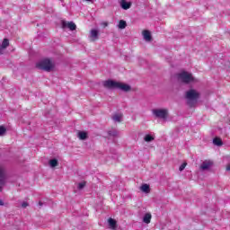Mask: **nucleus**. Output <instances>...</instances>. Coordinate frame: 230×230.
<instances>
[{
  "label": "nucleus",
  "mask_w": 230,
  "mask_h": 230,
  "mask_svg": "<svg viewBox=\"0 0 230 230\" xmlns=\"http://www.w3.org/2000/svg\"><path fill=\"white\" fill-rule=\"evenodd\" d=\"M36 67L41 69V71H46L47 73H51L55 71L57 67V62L53 58H45L36 63Z\"/></svg>",
  "instance_id": "obj_1"
},
{
  "label": "nucleus",
  "mask_w": 230,
  "mask_h": 230,
  "mask_svg": "<svg viewBox=\"0 0 230 230\" xmlns=\"http://www.w3.org/2000/svg\"><path fill=\"white\" fill-rule=\"evenodd\" d=\"M103 85L107 89H119L123 93H130V91H132V86H130V84L114 80L104 81Z\"/></svg>",
  "instance_id": "obj_2"
},
{
  "label": "nucleus",
  "mask_w": 230,
  "mask_h": 230,
  "mask_svg": "<svg viewBox=\"0 0 230 230\" xmlns=\"http://www.w3.org/2000/svg\"><path fill=\"white\" fill-rule=\"evenodd\" d=\"M178 82L181 84H197L199 79L193 76V74L186 71H181L176 75Z\"/></svg>",
  "instance_id": "obj_3"
},
{
  "label": "nucleus",
  "mask_w": 230,
  "mask_h": 230,
  "mask_svg": "<svg viewBox=\"0 0 230 230\" xmlns=\"http://www.w3.org/2000/svg\"><path fill=\"white\" fill-rule=\"evenodd\" d=\"M185 98L188 105H190V107H194V105L197 104V100L200 98V93L195 89H190L186 92Z\"/></svg>",
  "instance_id": "obj_4"
},
{
  "label": "nucleus",
  "mask_w": 230,
  "mask_h": 230,
  "mask_svg": "<svg viewBox=\"0 0 230 230\" xmlns=\"http://www.w3.org/2000/svg\"><path fill=\"white\" fill-rule=\"evenodd\" d=\"M152 114L155 116V118L166 121V119H168L169 111L166 108H156L152 110Z\"/></svg>",
  "instance_id": "obj_5"
},
{
  "label": "nucleus",
  "mask_w": 230,
  "mask_h": 230,
  "mask_svg": "<svg viewBox=\"0 0 230 230\" xmlns=\"http://www.w3.org/2000/svg\"><path fill=\"white\" fill-rule=\"evenodd\" d=\"M6 182H8V174L4 171V167L0 164V191L6 186Z\"/></svg>",
  "instance_id": "obj_6"
},
{
  "label": "nucleus",
  "mask_w": 230,
  "mask_h": 230,
  "mask_svg": "<svg viewBox=\"0 0 230 230\" xmlns=\"http://www.w3.org/2000/svg\"><path fill=\"white\" fill-rule=\"evenodd\" d=\"M98 39H100V30L92 29L90 31V34H89V40L91 42H96V40H98Z\"/></svg>",
  "instance_id": "obj_7"
},
{
  "label": "nucleus",
  "mask_w": 230,
  "mask_h": 230,
  "mask_svg": "<svg viewBox=\"0 0 230 230\" xmlns=\"http://www.w3.org/2000/svg\"><path fill=\"white\" fill-rule=\"evenodd\" d=\"M8 46H10V40L8 39H4L0 44V55H4V51H6Z\"/></svg>",
  "instance_id": "obj_8"
},
{
  "label": "nucleus",
  "mask_w": 230,
  "mask_h": 230,
  "mask_svg": "<svg viewBox=\"0 0 230 230\" xmlns=\"http://www.w3.org/2000/svg\"><path fill=\"white\" fill-rule=\"evenodd\" d=\"M62 28H68V30H70L71 31H75V30H76V24H75V22H73L63 21Z\"/></svg>",
  "instance_id": "obj_9"
},
{
  "label": "nucleus",
  "mask_w": 230,
  "mask_h": 230,
  "mask_svg": "<svg viewBox=\"0 0 230 230\" xmlns=\"http://www.w3.org/2000/svg\"><path fill=\"white\" fill-rule=\"evenodd\" d=\"M211 168H213V161L211 160H206L200 165V170L203 171L211 170Z\"/></svg>",
  "instance_id": "obj_10"
},
{
  "label": "nucleus",
  "mask_w": 230,
  "mask_h": 230,
  "mask_svg": "<svg viewBox=\"0 0 230 230\" xmlns=\"http://www.w3.org/2000/svg\"><path fill=\"white\" fill-rule=\"evenodd\" d=\"M143 39L146 42H152V32L148 30H145L142 31Z\"/></svg>",
  "instance_id": "obj_11"
},
{
  "label": "nucleus",
  "mask_w": 230,
  "mask_h": 230,
  "mask_svg": "<svg viewBox=\"0 0 230 230\" xmlns=\"http://www.w3.org/2000/svg\"><path fill=\"white\" fill-rule=\"evenodd\" d=\"M77 137L80 139V141H85V139H88L89 137V133L86 131H78Z\"/></svg>",
  "instance_id": "obj_12"
},
{
  "label": "nucleus",
  "mask_w": 230,
  "mask_h": 230,
  "mask_svg": "<svg viewBox=\"0 0 230 230\" xmlns=\"http://www.w3.org/2000/svg\"><path fill=\"white\" fill-rule=\"evenodd\" d=\"M130 6H132V3L127 2V0L120 1V7L122 8V10H128L130 9Z\"/></svg>",
  "instance_id": "obj_13"
},
{
  "label": "nucleus",
  "mask_w": 230,
  "mask_h": 230,
  "mask_svg": "<svg viewBox=\"0 0 230 230\" xmlns=\"http://www.w3.org/2000/svg\"><path fill=\"white\" fill-rule=\"evenodd\" d=\"M112 119L115 123H121V121H123V114L121 113H115L112 116Z\"/></svg>",
  "instance_id": "obj_14"
},
{
  "label": "nucleus",
  "mask_w": 230,
  "mask_h": 230,
  "mask_svg": "<svg viewBox=\"0 0 230 230\" xmlns=\"http://www.w3.org/2000/svg\"><path fill=\"white\" fill-rule=\"evenodd\" d=\"M49 168L55 169L57 166H58V160L57 158L50 159L49 161Z\"/></svg>",
  "instance_id": "obj_15"
},
{
  "label": "nucleus",
  "mask_w": 230,
  "mask_h": 230,
  "mask_svg": "<svg viewBox=\"0 0 230 230\" xmlns=\"http://www.w3.org/2000/svg\"><path fill=\"white\" fill-rule=\"evenodd\" d=\"M139 190L142 193H150V185L144 183L140 186Z\"/></svg>",
  "instance_id": "obj_16"
},
{
  "label": "nucleus",
  "mask_w": 230,
  "mask_h": 230,
  "mask_svg": "<svg viewBox=\"0 0 230 230\" xmlns=\"http://www.w3.org/2000/svg\"><path fill=\"white\" fill-rule=\"evenodd\" d=\"M155 139V136L152 134H146L144 136V141H146V143H152V141H154Z\"/></svg>",
  "instance_id": "obj_17"
},
{
  "label": "nucleus",
  "mask_w": 230,
  "mask_h": 230,
  "mask_svg": "<svg viewBox=\"0 0 230 230\" xmlns=\"http://www.w3.org/2000/svg\"><path fill=\"white\" fill-rule=\"evenodd\" d=\"M152 220V214L146 213L143 217V222L145 224H150V221Z\"/></svg>",
  "instance_id": "obj_18"
},
{
  "label": "nucleus",
  "mask_w": 230,
  "mask_h": 230,
  "mask_svg": "<svg viewBox=\"0 0 230 230\" xmlns=\"http://www.w3.org/2000/svg\"><path fill=\"white\" fill-rule=\"evenodd\" d=\"M108 224H109L111 229H116V226H117L116 220H114L111 217H110L108 219Z\"/></svg>",
  "instance_id": "obj_19"
},
{
  "label": "nucleus",
  "mask_w": 230,
  "mask_h": 230,
  "mask_svg": "<svg viewBox=\"0 0 230 230\" xmlns=\"http://www.w3.org/2000/svg\"><path fill=\"white\" fill-rule=\"evenodd\" d=\"M119 30H125L127 28V22L125 20H120L118 24Z\"/></svg>",
  "instance_id": "obj_20"
},
{
  "label": "nucleus",
  "mask_w": 230,
  "mask_h": 230,
  "mask_svg": "<svg viewBox=\"0 0 230 230\" xmlns=\"http://www.w3.org/2000/svg\"><path fill=\"white\" fill-rule=\"evenodd\" d=\"M213 144L216 145V146H222V139H220L219 137H216L213 139Z\"/></svg>",
  "instance_id": "obj_21"
},
{
  "label": "nucleus",
  "mask_w": 230,
  "mask_h": 230,
  "mask_svg": "<svg viewBox=\"0 0 230 230\" xmlns=\"http://www.w3.org/2000/svg\"><path fill=\"white\" fill-rule=\"evenodd\" d=\"M6 134V127L0 125V137L5 136Z\"/></svg>",
  "instance_id": "obj_22"
},
{
  "label": "nucleus",
  "mask_w": 230,
  "mask_h": 230,
  "mask_svg": "<svg viewBox=\"0 0 230 230\" xmlns=\"http://www.w3.org/2000/svg\"><path fill=\"white\" fill-rule=\"evenodd\" d=\"M109 136H111L112 137H116L118 136V130L112 129L108 132Z\"/></svg>",
  "instance_id": "obj_23"
},
{
  "label": "nucleus",
  "mask_w": 230,
  "mask_h": 230,
  "mask_svg": "<svg viewBox=\"0 0 230 230\" xmlns=\"http://www.w3.org/2000/svg\"><path fill=\"white\" fill-rule=\"evenodd\" d=\"M85 188V181H83V182H79L77 184V190H83Z\"/></svg>",
  "instance_id": "obj_24"
},
{
  "label": "nucleus",
  "mask_w": 230,
  "mask_h": 230,
  "mask_svg": "<svg viewBox=\"0 0 230 230\" xmlns=\"http://www.w3.org/2000/svg\"><path fill=\"white\" fill-rule=\"evenodd\" d=\"M186 166H188V164H187V163L181 164L180 165V167H179V171H180V172H182V171L186 168Z\"/></svg>",
  "instance_id": "obj_25"
},
{
  "label": "nucleus",
  "mask_w": 230,
  "mask_h": 230,
  "mask_svg": "<svg viewBox=\"0 0 230 230\" xmlns=\"http://www.w3.org/2000/svg\"><path fill=\"white\" fill-rule=\"evenodd\" d=\"M28 206H30V204H28V202L22 203V208H28Z\"/></svg>",
  "instance_id": "obj_26"
},
{
  "label": "nucleus",
  "mask_w": 230,
  "mask_h": 230,
  "mask_svg": "<svg viewBox=\"0 0 230 230\" xmlns=\"http://www.w3.org/2000/svg\"><path fill=\"white\" fill-rule=\"evenodd\" d=\"M101 24H102V26H103V28H107V26H109V22H103Z\"/></svg>",
  "instance_id": "obj_27"
},
{
  "label": "nucleus",
  "mask_w": 230,
  "mask_h": 230,
  "mask_svg": "<svg viewBox=\"0 0 230 230\" xmlns=\"http://www.w3.org/2000/svg\"><path fill=\"white\" fill-rule=\"evenodd\" d=\"M226 172H228L230 173V163L228 164H226Z\"/></svg>",
  "instance_id": "obj_28"
},
{
  "label": "nucleus",
  "mask_w": 230,
  "mask_h": 230,
  "mask_svg": "<svg viewBox=\"0 0 230 230\" xmlns=\"http://www.w3.org/2000/svg\"><path fill=\"white\" fill-rule=\"evenodd\" d=\"M6 203L4 202H0V206H5Z\"/></svg>",
  "instance_id": "obj_29"
},
{
  "label": "nucleus",
  "mask_w": 230,
  "mask_h": 230,
  "mask_svg": "<svg viewBox=\"0 0 230 230\" xmlns=\"http://www.w3.org/2000/svg\"><path fill=\"white\" fill-rule=\"evenodd\" d=\"M42 204H44V203H42V202H39V203H38V205H39L40 207H41Z\"/></svg>",
  "instance_id": "obj_30"
}]
</instances>
